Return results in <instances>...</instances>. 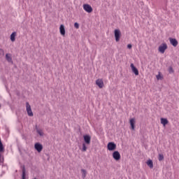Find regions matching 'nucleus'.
Returning a JSON list of instances; mask_svg holds the SVG:
<instances>
[{
  "mask_svg": "<svg viewBox=\"0 0 179 179\" xmlns=\"http://www.w3.org/2000/svg\"><path fill=\"white\" fill-rule=\"evenodd\" d=\"M22 179H26V168H24V166L22 167Z\"/></svg>",
  "mask_w": 179,
  "mask_h": 179,
  "instance_id": "nucleus-19",
  "label": "nucleus"
},
{
  "mask_svg": "<svg viewBox=\"0 0 179 179\" xmlns=\"http://www.w3.org/2000/svg\"><path fill=\"white\" fill-rule=\"evenodd\" d=\"M4 52L3 49H0V55H3Z\"/></svg>",
  "mask_w": 179,
  "mask_h": 179,
  "instance_id": "nucleus-27",
  "label": "nucleus"
},
{
  "mask_svg": "<svg viewBox=\"0 0 179 179\" xmlns=\"http://www.w3.org/2000/svg\"><path fill=\"white\" fill-rule=\"evenodd\" d=\"M36 129L37 134H38V135H40V136H44V132H43L42 129H38V127H37V126H36Z\"/></svg>",
  "mask_w": 179,
  "mask_h": 179,
  "instance_id": "nucleus-15",
  "label": "nucleus"
},
{
  "mask_svg": "<svg viewBox=\"0 0 179 179\" xmlns=\"http://www.w3.org/2000/svg\"><path fill=\"white\" fill-rule=\"evenodd\" d=\"M83 9L85 12H87V13H92V12H93V8L89 4H84Z\"/></svg>",
  "mask_w": 179,
  "mask_h": 179,
  "instance_id": "nucleus-2",
  "label": "nucleus"
},
{
  "mask_svg": "<svg viewBox=\"0 0 179 179\" xmlns=\"http://www.w3.org/2000/svg\"><path fill=\"white\" fill-rule=\"evenodd\" d=\"M6 59L8 61V62H12V57H10V55L6 54Z\"/></svg>",
  "mask_w": 179,
  "mask_h": 179,
  "instance_id": "nucleus-18",
  "label": "nucleus"
},
{
  "mask_svg": "<svg viewBox=\"0 0 179 179\" xmlns=\"http://www.w3.org/2000/svg\"><path fill=\"white\" fill-rule=\"evenodd\" d=\"M127 48H129V50H131V48H132V45L128 44L127 45Z\"/></svg>",
  "mask_w": 179,
  "mask_h": 179,
  "instance_id": "nucleus-28",
  "label": "nucleus"
},
{
  "mask_svg": "<svg viewBox=\"0 0 179 179\" xmlns=\"http://www.w3.org/2000/svg\"><path fill=\"white\" fill-rule=\"evenodd\" d=\"M107 148L108 150H115L117 149V145L114 142H110L108 143Z\"/></svg>",
  "mask_w": 179,
  "mask_h": 179,
  "instance_id": "nucleus-1",
  "label": "nucleus"
},
{
  "mask_svg": "<svg viewBox=\"0 0 179 179\" xmlns=\"http://www.w3.org/2000/svg\"><path fill=\"white\" fill-rule=\"evenodd\" d=\"M15 37H16V32H13L10 35V40L11 41H15L16 39H15Z\"/></svg>",
  "mask_w": 179,
  "mask_h": 179,
  "instance_id": "nucleus-17",
  "label": "nucleus"
},
{
  "mask_svg": "<svg viewBox=\"0 0 179 179\" xmlns=\"http://www.w3.org/2000/svg\"><path fill=\"white\" fill-rule=\"evenodd\" d=\"M130 67L131 69L132 72L134 73V75H136V76H138V75H139V71H138V69L135 67L133 63L130 64Z\"/></svg>",
  "mask_w": 179,
  "mask_h": 179,
  "instance_id": "nucleus-8",
  "label": "nucleus"
},
{
  "mask_svg": "<svg viewBox=\"0 0 179 179\" xmlns=\"http://www.w3.org/2000/svg\"><path fill=\"white\" fill-rule=\"evenodd\" d=\"M169 73H173L174 72V70H173V67H169Z\"/></svg>",
  "mask_w": 179,
  "mask_h": 179,
  "instance_id": "nucleus-25",
  "label": "nucleus"
},
{
  "mask_svg": "<svg viewBox=\"0 0 179 179\" xmlns=\"http://www.w3.org/2000/svg\"><path fill=\"white\" fill-rule=\"evenodd\" d=\"M157 80H162L163 79V76H162V74L160 72H159L158 75L156 76Z\"/></svg>",
  "mask_w": 179,
  "mask_h": 179,
  "instance_id": "nucleus-20",
  "label": "nucleus"
},
{
  "mask_svg": "<svg viewBox=\"0 0 179 179\" xmlns=\"http://www.w3.org/2000/svg\"><path fill=\"white\" fill-rule=\"evenodd\" d=\"M147 166H149L150 169H153V161H152L151 159H149L147 162Z\"/></svg>",
  "mask_w": 179,
  "mask_h": 179,
  "instance_id": "nucleus-16",
  "label": "nucleus"
},
{
  "mask_svg": "<svg viewBox=\"0 0 179 179\" xmlns=\"http://www.w3.org/2000/svg\"><path fill=\"white\" fill-rule=\"evenodd\" d=\"M158 159L159 162L164 160V156L162 154H159Z\"/></svg>",
  "mask_w": 179,
  "mask_h": 179,
  "instance_id": "nucleus-21",
  "label": "nucleus"
},
{
  "mask_svg": "<svg viewBox=\"0 0 179 179\" xmlns=\"http://www.w3.org/2000/svg\"><path fill=\"white\" fill-rule=\"evenodd\" d=\"M74 27H76V29H79V24L78 22H75Z\"/></svg>",
  "mask_w": 179,
  "mask_h": 179,
  "instance_id": "nucleus-26",
  "label": "nucleus"
},
{
  "mask_svg": "<svg viewBox=\"0 0 179 179\" xmlns=\"http://www.w3.org/2000/svg\"><path fill=\"white\" fill-rule=\"evenodd\" d=\"M129 122H130V125H131V129L133 131H135V119L134 118H131Z\"/></svg>",
  "mask_w": 179,
  "mask_h": 179,
  "instance_id": "nucleus-13",
  "label": "nucleus"
},
{
  "mask_svg": "<svg viewBox=\"0 0 179 179\" xmlns=\"http://www.w3.org/2000/svg\"><path fill=\"white\" fill-rule=\"evenodd\" d=\"M26 108H27V113L29 117H33V111H31V106H30V104L29 103V102L26 103Z\"/></svg>",
  "mask_w": 179,
  "mask_h": 179,
  "instance_id": "nucleus-3",
  "label": "nucleus"
},
{
  "mask_svg": "<svg viewBox=\"0 0 179 179\" xmlns=\"http://www.w3.org/2000/svg\"><path fill=\"white\" fill-rule=\"evenodd\" d=\"M4 148H3V144H2V142L0 141V152H3Z\"/></svg>",
  "mask_w": 179,
  "mask_h": 179,
  "instance_id": "nucleus-24",
  "label": "nucleus"
},
{
  "mask_svg": "<svg viewBox=\"0 0 179 179\" xmlns=\"http://www.w3.org/2000/svg\"><path fill=\"white\" fill-rule=\"evenodd\" d=\"M0 108H1V105H0Z\"/></svg>",
  "mask_w": 179,
  "mask_h": 179,
  "instance_id": "nucleus-29",
  "label": "nucleus"
},
{
  "mask_svg": "<svg viewBox=\"0 0 179 179\" xmlns=\"http://www.w3.org/2000/svg\"><path fill=\"white\" fill-rule=\"evenodd\" d=\"M81 171L83 173V176H82L83 178H86V170L81 169Z\"/></svg>",
  "mask_w": 179,
  "mask_h": 179,
  "instance_id": "nucleus-22",
  "label": "nucleus"
},
{
  "mask_svg": "<svg viewBox=\"0 0 179 179\" xmlns=\"http://www.w3.org/2000/svg\"><path fill=\"white\" fill-rule=\"evenodd\" d=\"M113 157L116 162H118L121 159V154L118 151H115L113 153Z\"/></svg>",
  "mask_w": 179,
  "mask_h": 179,
  "instance_id": "nucleus-5",
  "label": "nucleus"
},
{
  "mask_svg": "<svg viewBox=\"0 0 179 179\" xmlns=\"http://www.w3.org/2000/svg\"><path fill=\"white\" fill-rule=\"evenodd\" d=\"M121 37V31L120 29L115 30V38L117 42L120 41V38Z\"/></svg>",
  "mask_w": 179,
  "mask_h": 179,
  "instance_id": "nucleus-6",
  "label": "nucleus"
},
{
  "mask_svg": "<svg viewBox=\"0 0 179 179\" xmlns=\"http://www.w3.org/2000/svg\"><path fill=\"white\" fill-rule=\"evenodd\" d=\"M34 148L38 153H40L41 150H43V145L40 144L39 143H35Z\"/></svg>",
  "mask_w": 179,
  "mask_h": 179,
  "instance_id": "nucleus-9",
  "label": "nucleus"
},
{
  "mask_svg": "<svg viewBox=\"0 0 179 179\" xmlns=\"http://www.w3.org/2000/svg\"><path fill=\"white\" fill-rule=\"evenodd\" d=\"M161 124L164 125V127H166L167 124H169V120L166 118H161Z\"/></svg>",
  "mask_w": 179,
  "mask_h": 179,
  "instance_id": "nucleus-14",
  "label": "nucleus"
},
{
  "mask_svg": "<svg viewBox=\"0 0 179 179\" xmlns=\"http://www.w3.org/2000/svg\"><path fill=\"white\" fill-rule=\"evenodd\" d=\"M59 31L62 36H65V26L64 24L60 25Z\"/></svg>",
  "mask_w": 179,
  "mask_h": 179,
  "instance_id": "nucleus-12",
  "label": "nucleus"
},
{
  "mask_svg": "<svg viewBox=\"0 0 179 179\" xmlns=\"http://www.w3.org/2000/svg\"><path fill=\"white\" fill-rule=\"evenodd\" d=\"M86 150H87V147H86V144L85 143H83V152H86Z\"/></svg>",
  "mask_w": 179,
  "mask_h": 179,
  "instance_id": "nucleus-23",
  "label": "nucleus"
},
{
  "mask_svg": "<svg viewBox=\"0 0 179 179\" xmlns=\"http://www.w3.org/2000/svg\"><path fill=\"white\" fill-rule=\"evenodd\" d=\"M169 41L170 43L173 46V47H177L178 45V41L176 38H169Z\"/></svg>",
  "mask_w": 179,
  "mask_h": 179,
  "instance_id": "nucleus-10",
  "label": "nucleus"
},
{
  "mask_svg": "<svg viewBox=\"0 0 179 179\" xmlns=\"http://www.w3.org/2000/svg\"><path fill=\"white\" fill-rule=\"evenodd\" d=\"M167 48V44L162 43L161 45H159L158 50L161 54H164V52L166 51Z\"/></svg>",
  "mask_w": 179,
  "mask_h": 179,
  "instance_id": "nucleus-4",
  "label": "nucleus"
},
{
  "mask_svg": "<svg viewBox=\"0 0 179 179\" xmlns=\"http://www.w3.org/2000/svg\"><path fill=\"white\" fill-rule=\"evenodd\" d=\"M84 138V141L87 145H90V141H92V137L89 135H85L83 136Z\"/></svg>",
  "mask_w": 179,
  "mask_h": 179,
  "instance_id": "nucleus-11",
  "label": "nucleus"
},
{
  "mask_svg": "<svg viewBox=\"0 0 179 179\" xmlns=\"http://www.w3.org/2000/svg\"><path fill=\"white\" fill-rule=\"evenodd\" d=\"M96 85L99 87V89H103L104 87V82L102 79H97L96 80Z\"/></svg>",
  "mask_w": 179,
  "mask_h": 179,
  "instance_id": "nucleus-7",
  "label": "nucleus"
}]
</instances>
